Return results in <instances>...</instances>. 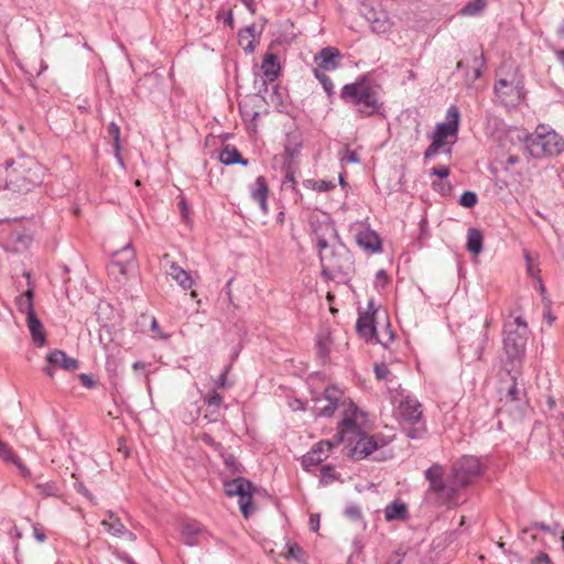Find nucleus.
Listing matches in <instances>:
<instances>
[{
	"label": "nucleus",
	"mask_w": 564,
	"mask_h": 564,
	"mask_svg": "<svg viewBox=\"0 0 564 564\" xmlns=\"http://www.w3.org/2000/svg\"><path fill=\"white\" fill-rule=\"evenodd\" d=\"M219 161L225 165H232L238 163L246 166L248 164V161L241 156L240 152L231 145H226L221 150L219 154Z\"/></svg>",
	"instance_id": "nucleus-32"
},
{
	"label": "nucleus",
	"mask_w": 564,
	"mask_h": 564,
	"mask_svg": "<svg viewBox=\"0 0 564 564\" xmlns=\"http://www.w3.org/2000/svg\"><path fill=\"white\" fill-rule=\"evenodd\" d=\"M76 490L78 494L85 496L86 498H88L90 501L94 500V496L90 494V491L85 487L84 484L79 482V484H76L75 486Z\"/></svg>",
	"instance_id": "nucleus-64"
},
{
	"label": "nucleus",
	"mask_w": 564,
	"mask_h": 564,
	"mask_svg": "<svg viewBox=\"0 0 564 564\" xmlns=\"http://www.w3.org/2000/svg\"><path fill=\"white\" fill-rule=\"evenodd\" d=\"M224 456V463L228 469L234 474H241L243 471L242 465L237 460L232 454H226Z\"/></svg>",
	"instance_id": "nucleus-44"
},
{
	"label": "nucleus",
	"mask_w": 564,
	"mask_h": 564,
	"mask_svg": "<svg viewBox=\"0 0 564 564\" xmlns=\"http://www.w3.org/2000/svg\"><path fill=\"white\" fill-rule=\"evenodd\" d=\"M334 443L330 441H321L315 444L312 449L303 456L302 464L305 468H310L321 464L324 459L327 458L328 453L330 452Z\"/></svg>",
	"instance_id": "nucleus-16"
},
{
	"label": "nucleus",
	"mask_w": 564,
	"mask_h": 564,
	"mask_svg": "<svg viewBox=\"0 0 564 564\" xmlns=\"http://www.w3.org/2000/svg\"><path fill=\"white\" fill-rule=\"evenodd\" d=\"M430 174L445 178L449 175V169L446 165L434 166L430 170Z\"/></svg>",
	"instance_id": "nucleus-55"
},
{
	"label": "nucleus",
	"mask_w": 564,
	"mask_h": 564,
	"mask_svg": "<svg viewBox=\"0 0 564 564\" xmlns=\"http://www.w3.org/2000/svg\"><path fill=\"white\" fill-rule=\"evenodd\" d=\"M357 333L369 340L376 336L377 329L375 326L373 315L362 314L358 317L356 323Z\"/></svg>",
	"instance_id": "nucleus-29"
},
{
	"label": "nucleus",
	"mask_w": 564,
	"mask_h": 564,
	"mask_svg": "<svg viewBox=\"0 0 564 564\" xmlns=\"http://www.w3.org/2000/svg\"><path fill=\"white\" fill-rule=\"evenodd\" d=\"M301 148H302V143H301V141H299L296 135L288 137V142L284 147V151L289 158L293 159V158L297 156Z\"/></svg>",
	"instance_id": "nucleus-42"
},
{
	"label": "nucleus",
	"mask_w": 564,
	"mask_h": 564,
	"mask_svg": "<svg viewBox=\"0 0 564 564\" xmlns=\"http://www.w3.org/2000/svg\"><path fill=\"white\" fill-rule=\"evenodd\" d=\"M424 477L429 482L427 499L448 507L459 503L458 492L462 487L457 484L453 473L446 478L445 468L441 464L434 463L424 471Z\"/></svg>",
	"instance_id": "nucleus-3"
},
{
	"label": "nucleus",
	"mask_w": 564,
	"mask_h": 564,
	"mask_svg": "<svg viewBox=\"0 0 564 564\" xmlns=\"http://www.w3.org/2000/svg\"><path fill=\"white\" fill-rule=\"evenodd\" d=\"M204 400L208 408L219 409L223 403V397L216 390L210 391Z\"/></svg>",
	"instance_id": "nucleus-47"
},
{
	"label": "nucleus",
	"mask_w": 564,
	"mask_h": 564,
	"mask_svg": "<svg viewBox=\"0 0 564 564\" xmlns=\"http://www.w3.org/2000/svg\"><path fill=\"white\" fill-rule=\"evenodd\" d=\"M311 227L312 234L316 240V248L318 252L330 245V238H338L337 230L329 220L312 219Z\"/></svg>",
	"instance_id": "nucleus-11"
},
{
	"label": "nucleus",
	"mask_w": 564,
	"mask_h": 564,
	"mask_svg": "<svg viewBox=\"0 0 564 564\" xmlns=\"http://www.w3.org/2000/svg\"><path fill=\"white\" fill-rule=\"evenodd\" d=\"M321 274L327 281H347L355 272V260L350 250L340 241L319 250Z\"/></svg>",
	"instance_id": "nucleus-1"
},
{
	"label": "nucleus",
	"mask_w": 564,
	"mask_h": 564,
	"mask_svg": "<svg viewBox=\"0 0 564 564\" xmlns=\"http://www.w3.org/2000/svg\"><path fill=\"white\" fill-rule=\"evenodd\" d=\"M388 275H387V272L384 270H379L377 273H376V285L377 286H386L388 284Z\"/></svg>",
	"instance_id": "nucleus-59"
},
{
	"label": "nucleus",
	"mask_w": 564,
	"mask_h": 564,
	"mask_svg": "<svg viewBox=\"0 0 564 564\" xmlns=\"http://www.w3.org/2000/svg\"><path fill=\"white\" fill-rule=\"evenodd\" d=\"M340 98L346 104L356 107V112L361 117H370L380 109L377 91L367 82L366 76H361L355 83L345 85L340 90Z\"/></svg>",
	"instance_id": "nucleus-4"
},
{
	"label": "nucleus",
	"mask_w": 564,
	"mask_h": 564,
	"mask_svg": "<svg viewBox=\"0 0 564 564\" xmlns=\"http://www.w3.org/2000/svg\"><path fill=\"white\" fill-rule=\"evenodd\" d=\"M344 513L347 518H349L352 521H361L362 520L361 510H360L359 506H357L355 503L348 505L345 508Z\"/></svg>",
	"instance_id": "nucleus-48"
},
{
	"label": "nucleus",
	"mask_w": 564,
	"mask_h": 564,
	"mask_svg": "<svg viewBox=\"0 0 564 564\" xmlns=\"http://www.w3.org/2000/svg\"><path fill=\"white\" fill-rule=\"evenodd\" d=\"M268 194L269 186L264 176H258L253 184L250 185V196L257 202L261 210L268 213Z\"/></svg>",
	"instance_id": "nucleus-19"
},
{
	"label": "nucleus",
	"mask_w": 564,
	"mask_h": 564,
	"mask_svg": "<svg viewBox=\"0 0 564 564\" xmlns=\"http://www.w3.org/2000/svg\"><path fill=\"white\" fill-rule=\"evenodd\" d=\"M303 185L306 188L317 191V192H328V191L335 188L334 183L325 181V180L316 181V180L308 178L303 182Z\"/></svg>",
	"instance_id": "nucleus-41"
},
{
	"label": "nucleus",
	"mask_w": 564,
	"mask_h": 564,
	"mask_svg": "<svg viewBox=\"0 0 564 564\" xmlns=\"http://www.w3.org/2000/svg\"><path fill=\"white\" fill-rule=\"evenodd\" d=\"M529 328L521 316L508 321L503 326L505 366L508 373L521 368L525 355Z\"/></svg>",
	"instance_id": "nucleus-2"
},
{
	"label": "nucleus",
	"mask_w": 564,
	"mask_h": 564,
	"mask_svg": "<svg viewBox=\"0 0 564 564\" xmlns=\"http://www.w3.org/2000/svg\"><path fill=\"white\" fill-rule=\"evenodd\" d=\"M225 492L229 497L238 496L239 497V508L245 518H249L253 512L252 508V491L253 484L242 477H238L232 480H227L224 484Z\"/></svg>",
	"instance_id": "nucleus-6"
},
{
	"label": "nucleus",
	"mask_w": 564,
	"mask_h": 564,
	"mask_svg": "<svg viewBox=\"0 0 564 564\" xmlns=\"http://www.w3.org/2000/svg\"><path fill=\"white\" fill-rule=\"evenodd\" d=\"M78 378L80 383L88 389H91L96 386L95 380L89 375L80 373Z\"/></svg>",
	"instance_id": "nucleus-60"
},
{
	"label": "nucleus",
	"mask_w": 564,
	"mask_h": 564,
	"mask_svg": "<svg viewBox=\"0 0 564 564\" xmlns=\"http://www.w3.org/2000/svg\"><path fill=\"white\" fill-rule=\"evenodd\" d=\"M200 440L204 444L213 447L215 451H221L223 445L214 440V437L207 433H203Z\"/></svg>",
	"instance_id": "nucleus-53"
},
{
	"label": "nucleus",
	"mask_w": 564,
	"mask_h": 564,
	"mask_svg": "<svg viewBox=\"0 0 564 564\" xmlns=\"http://www.w3.org/2000/svg\"><path fill=\"white\" fill-rule=\"evenodd\" d=\"M289 556L293 558H299L302 554V549L297 544L288 545Z\"/></svg>",
	"instance_id": "nucleus-63"
},
{
	"label": "nucleus",
	"mask_w": 564,
	"mask_h": 564,
	"mask_svg": "<svg viewBox=\"0 0 564 564\" xmlns=\"http://www.w3.org/2000/svg\"><path fill=\"white\" fill-rule=\"evenodd\" d=\"M487 0H470L460 10L463 17H477L487 8Z\"/></svg>",
	"instance_id": "nucleus-36"
},
{
	"label": "nucleus",
	"mask_w": 564,
	"mask_h": 564,
	"mask_svg": "<svg viewBox=\"0 0 564 564\" xmlns=\"http://www.w3.org/2000/svg\"><path fill=\"white\" fill-rule=\"evenodd\" d=\"M208 422H216L219 419V409L208 408L207 412L204 415Z\"/></svg>",
	"instance_id": "nucleus-61"
},
{
	"label": "nucleus",
	"mask_w": 564,
	"mask_h": 564,
	"mask_svg": "<svg viewBox=\"0 0 564 564\" xmlns=\"http://www.w3.org/2000/svg\"><path fill=\"white\" fill-rule=\"evenodd\" d=\"M357 408L354 403L349 402L348 409L345 410L344 419L338 423L337 433L334 436L335 444L343 443L346 434L351 433L356 435L358 433V425L355 420Z\"/></svg>",
	"instance_id": "nucleus-13"
},
{
	"label": "nucleus",
	"mask_w": 564,
	"mask_h": 564,
	"mask_svg": "<svg viewBox=\"0 0 564 564\" xmlns=\"http://www.w3.org/2000/svg\"><path fill=\"white\" fill-rule=\"evenodd\" d=\"M409 426L403 427V432L408 438L411 440H421L424 437L426 433L425 424L423 422L419 423H409Z\"/></svg>",
	"instance_id": "nucleus-40"
},
{
	"label": "nucleus",
	"mask_w": 564,
	"mask_h": 564,
	"mask_svg": "<svg viewBox=\"0 0 564 564\" xmlns=\"http://www.w3.org/2000/svg\"><path fill=\"white\" fill-rule=\"evenodd\" d=\"M33 480H31L34 484V488L36 490V494L41 497L47 498V497H59L61 496V489L54 481H46V482H35V479L32 477Z\"/></svg>",
	"instance_id": "nucleus-34"
},
{
	"label": "nucleus",
	"mask_w": 564,
	"mask_h": 564,
	"mask_svg": "<svg viewBox=\"0 0 564 564\" xmlns=\"http://www.w3.org/2000/svg\"><path fill=\"white\" fill-rule=\"evenodd\" d=\"M459 109L452 105L446 111V121L437 123L432 139L444 145L448 137H456L459 128Z\"/></svg>",
	"instance_id": "nucleus-9"
},
{
	"label": "nucleus",
	"mask_w": 564,
	"mask_h": 564,
	"mask_svg": "<svg viewBox=\"0 0 564 564\" xmlns=\"http://www.w3.org/2000/svg\"><path fill=\"white\" fill-rule=\"evenodd\" d=\"M46 359L48 364L58 366L66 371H75L79 367L77 359L67 356L63 350L59 349L51 351Z\"/></svg>",
	"instance_id": "nucleus-23"
},
{
	"label": "nucleus",
	"mask_w": 564,
	"mask_h": 564,
	"mask_svg": "<svg viewBox=\"0 0 564 564\" xmlns=\"http://www.w3.org/2000/svg\"><path fill=\"white\" fill-rule=\"evenodd\" d=\"M314 75L319 80V83L322 84L324 90L328 95H330L333 93V89H334V84H333L332 79L327 75H325L323 72H321L318 68L314 69Z\"/></svg>",
	"instance_id": "nucleus-46"
},
{
	"label": "nucleus",
	"mask_w": 564,
	"mask_h": 564,
	"mask_svg": "<svg viewBox=\"0 0 564 564\" xmlns=\"http://www.w3.org/2000/svg\"><path fill=\"white\" fill-rule=\"evenodd\" d=\"M17 173V181L21 178L23 183L20 185V189L29 192L34 186L42 183V169L35 162H31V166L28 169L20 165L19 170H14Z\"/></svg>",
	"instance_id": "nucleus-12"
},
{
	"label": "nucleus",
	"mask_w": 564,
	"mask_h": 564,
	"mask_svg": "<svg viewBox=\"0 0 564 564\" xmlns=\"http://www.w3.org/2000/svg\"><path fill=\"white\" fill-rule=\"evenodd\" d=\"M505 89H512V85L506 79H499L495 84V91L498 96L508 95L509 91Z\"/></svg>",
	"instance_id": "nucleus-50"
},
{
	"label": "nucleus",
	"mask_w": 564,
	"mask_h": 564,
	"mask_svg": "<svg viewBox=\"0 0 564 564\" xmlns=\"http://www.w3.org/2000/svg\"><path fill=\"white\" fill-rule=\"evenodd\" d=\"M106 516L107 519L101 520L100 524L106 529L108 533L112 534L113 536L122 538L126 532L124 524L111 510H108Z\"/></svg>",
	"instance_id": "nucleus-28"
},
{
	"label": "nucleus",
	"mask_w": 564,
	"mask_h": 564,
	"mask_svg": "<svg viewBox=\"0 0 564 564\" xmlns=\"http://www.w3.org/2000/svg\"><path fill=\"white\" fill-rule=\"evenodd\" d=\"M28 327L30 329L33 341L37 346H43L45 344V333L44 327L40 318L35 315L28 316L26 318Z\"/></svg>",
	"instance_id": "nucleus-30"
},
{
	"label": "nucleus",
	"mask_w": 564,
	"mask_h": 564,
	"mask_svg": "<svg viewBox=\"0 0 564 564\" xmlns=\"http://www.w3.org/2000/svg\"><path fill=\"white\" fill-rule=\"evenodd\" d=\"M452 473L457 484L464 488L477 477L480 473V463L474 456H465L460 458L452 468Z\"/></svg>",
	"instance_id": "nucleus-8"
},
{
	"label": "nucleus",
	"mask_w": 564,
	"mask_h": 564,
	"mask_svg": "<svg viewBox=\"0 0 564 564\" xmlns=\"http://www.w3.org/2000/svg\"><path fill=\"white\" fill-rule=\"evenodd\" d=\"M524 145L534 158L554 156L564 151L563 138L546 124H539L533 133L527 134Z\"/></svg>",
	"instance_id": "nucleus-5"
},
{
	"label": "nucleus",
	"mask_w": 564,
	"mask_h": 564,
	"mask_svg": "<svg viewBox=\"0 0 564 564\" xmlns=\"http://www.w3.org/2000/svg\"><path fill=\"white\" fill-rule=\"evenodd\" d=\"M510 380H511V383L507 388L506 392H503V390L501 389V391H500L501 399L500 400L505 401L506 403L521 402L522 397L524 395V390L518 386L516 376L511 375Z\"/></svg>",
	"instance_id": "nucleus-31"
},
{
	"label": "nucleus",
	"mask_w": 564,
	"mask_h": 564,
	"mask_svg": "<svg viewBox=\"0 0 564 564\" xmlns=\"http://www.w3.org/2000/svg\"><path fill=\"white\" fill-rule=\"evenodd\" d=\"M239 110L243 120L254 121L259 117V112L250 109L247 101L239 104Z\"/></svg>",
	"instance_id": "nucleus-49"
},
{
	"label": "nucleus",
	"mask_w": 564,
	"mask_h": 564,
	"mask_svg": "<svg viewBox=\"0 0 564 564\" xmlns=\"http://www.w3.org/2000/svg\"><path fill=\"white\" fill-rule=\"evenodd\" d=\"M409 512L406 505L395 499L384 508V518L387 521H404L408 519Z\"/></svg>",
	"instance_id": "nucleus-26"
},
{
	"label": "nucleus",
	"mask_w": 564,
	"mask_h": 564,
	"mask_svg": "<svg viewBox=\"0 0 564 564\" xmlns=\"http://www.w3.org/2000/svg\"><path fill=\"white\" fill-rule=\"evenodd\" d=\"M0 457L4 462L12 463L13 465H15L23 478H25L28 480H33L30 469L22 463L20 457L13 453L12 448L7 443L2 442L1 440H0Z\"/></svg>",
	"instance_id": "nucleus-21"
},
{
	"label": "nucleus",
	"mask_w": 564,
	"mask_h": 564,
	"mask_svg": "<svg viewBox=\"0 0 564 564\" xmlns=\"http://www.w3.org/2000/svg\"><path fill=\"white\" fill-rule=\"evenodd\" d=\"M478 202L477 194L471 191H465L459 197V205L466 208H473Z\"/></svg>",
	"instance_id": "nucleus-43"
},
{
	"label": "nucleus",
	"mask_w": 564,
	"mask_h": 564,
	"mask_svg": "<svg viewBox=\"0 0 564 564\" xmlns=\"http://www.w3.org/2000/svg\"><path fill=\"white\" fill-rule=\"evenodd\" d=\"M205 536L206 531L197 521L188 520L182 524V539L186 545H196L205 539Z\"/></svg>",
	"instance_id": "nucleus-18"
},
{
	"label": "nucleus",
	"mask_w": 564,
	"mask_h": 564,
	"mask_svg": "<svg viewBox=\"0 0 564 564\" xmlns=\"http://www.w3.org/2000/svg\"><path fill=\"white\" fill-rule=\"evenodd\" d=\"M339 155H340V161L344 164L360 162V158H359L358 153L354 150H350L348 147H345L343 149V151L339 153Z\"/></svg>",
	"instance_id": "nucleus-45"
},
{
	"label": "nucleus",
	"mask_w": 564,
	"mask_h": 564,
	"mask_svg": "<svg viewBox=\"0 0 564 564\" xmlns=\"http://www.w3.org/2000/svg\"><path fill=\"white\" fill-rule=\"evenodd\" d=\"M540 529L545 532H550L554 536L558 535L561 533V525L558 523H555L553 527L545 524L544 522H533L529 527L523 528L520 531V540L524 543H528V540L534 541L536 539L535 534L531 533L532 530Z\"/></svg>",
	"instance_id": "nucleus-25"
},
{
	"label": "nucleus",
	"mask_w": 564,
	"mask_h": 564,
	"mask_svg": "<svg viewBox=\"0 0 564 564\" xmlns=\"http://www.w3.org/2000/svg\"><path fill=\"white\" fill-rule=\"evenodd\" d=\"M11 240L14 243L13 250L17 252H21L25 250L32 241L30 235L22 231H13L11 234Z\"/></svg>",
	"instance_id": "nucleus-39"
},
{
	"label": "nucleus",
	"mask_w": 564,
	"mask_h": 564,
	"mask_svg": "<svg viewBox=\"0 0 564 564\" xmlns=\"http://www.w3.org/2000/svg\"><path fill=\"white\" fill-rule=\"evenodd\" d=\"M163 264L165 272L170 275L183 290H188L193 286L194 280L187 271L182 269L176 262L171 261L167 254L163 257Z\"/></svg>",
	"instance_id": "nucleus-15"
},
{
	"label": "nucleus",
	"mask_w": 564,
	"mask_h": 564,
	"mask_svg": "<svg viewBox=\"0 0 564 564\" xmlns=\"http://www.w3.org/2000/svg\"><path fill=\"white\" fill-rule=\"evenodd\" d=\"M405 552L395 551L387 560L386 564H401L404 560Z\"/></svg>",
	"instance_id": "nucleus-56"
},
{
	"label": "nucleus",
	"mask_w": 564,
	"mask_h": 564,
	"mask_svg": "<svg viewBox=\"0 0 564 564\" xmlns=\"http://www.w3.org/2000/svg\"><path fill=\"white\" fill-rule=\"evenodd\" d=\"M108 138L112 140V147L115 150V155L120 163L123 165L122 159L120 156L121 145H120V127L115 122H111L107 129Z\"/></svg>",
	"instance_id": "nucleus-37"
},
{
	"label": "nucleus",
	"mask_w": 564,
	"mask_h": 564,
	"mask_svg": "<svg viewBox=\"0 0 564 564\" xmlns=\"http://www.w3.org/2000/svg\"><path fill=\"white\" fill-rule=\"evenodd\" d=\"M375 373H376V378L378 380H386L388 378V376L390 375V370H389L388 366L384 364L376 365Z\"/></svg>",
	"instance_id": "nucleus-54"
},
{
	"label": "nucleus",
	"mask_w": 564,
	"mask_h": 564,
	"mask_svg": "<svg viewBox=\"0 0 564 564\" xmlns=\"http://www.w3.org/2000/svg\"><path fill=\"white\" fill-rule=\"evenodd\" d=\"M530 564H552V561L546 553L540 552L530 561Z\"/></svg>",
	"instance_id": "nucleus-57"
},
{
	"label": "nucleus",
	"mask_w": 564,
	"mask_h": 564,
	"mask_svg": "<svg viewBox=\"0 0 564 564\" xmlns=\"http://www.w3.org/2000/svg\"><path fill=\"white\" fill-rule=\"evenodd\" d=\"M484 237L477 228H469L467 231V250L473 254H479L482 251Z\"/></svg>",
	"instance_id": "nucleus-33"
},
{
	"label": "nucleus",
	"mask_w": 564,
	"mask_h": 564,
	"mask_svg": "<svg viewBox=\"0 0 564 564\" xmlns=\"http://www.w3.org/2000/svg\"><path fill=\"white\" fill-rule=\"evenodd\" d=\"M135 268V252L130 243L117 250L112 254L110 269L117 270L120 274L127 275Z\"/></svg>",
	"instance_id": "nucleus-10"
},
{
	"label": "nucleus",
	"mask_w": 564,
	"mask_h": 564,
	"mask_svg": "<svg viewBox=\"0 0 564 564\" xmlns=\"http://www.w3.org/2000/svg\"><path fill=\"white\" fill-rule=\"evenodd\" d=\"M262 74L268 82H274L280 74V64L278 57L273 53H265L262 64Z\"/></svg>",
	"instance_id": "nucleus-27"
},
{
	"label": "nucleus",
	"mask_w": 564,
	"mask_h": 564,
	"mask_svg": "<svg viewBox=\"0 0 564 564\" xmlns=\"http://www.w3.org/2000/svg\"><path fill=\"white\" fill-rule=\"evenodd\" d=\"M365 10H368L367 12H362L367 21L371 24V29L373 32L380 34L386 33L390 29L389 20L387 19V15L383 12H376L372 9H368L365 7Z\"/></svg>",
	"instance_id": "nucleus-24"
},
{
	"label": "nucleus",
	"mask_w": 564,
	"mask_h": 564,
	"mask_svg": "<svg viewBox=\"0 0 564 564\" xmlns=\"http://www.w3.org/2000/svg\"><path fill=\"white\" fill-rule=\"evenodd\" d=\"M229 370H230V366H227L223 370V372L218 377V380L215 383V389L214 390H216V389H226V388L230 387V384L227 381V375H228Z\"/></svg>",
	"instance_id": "nucleus-51"
},
{
	"label": "nucleus",
	"mask_w": 564,
	"mask_h": 564,
	"mask_svg": "<svg viewBox=\"0 0 564 564\" xmlns=\"http://www.w3.org/2000/svg\"><path fill=\"white\" fill-rule=\"evenodd\" d=\"M17 306L21 313L28 316L35 315L33 307V291L28 290L17 297Z\"/></svg>",
	"instance_id": "nucleus-35"
},
{
	"label": "nucleus",
	"mask_w": 564,
	"mask_h": 564,
	"mask_svg": "<svg viewBox=\"0 0 564 564\" xmlns=\"http://www.w3.org/2000/svg\"><path fill=\"white\" fill-rule=\"evenodd\" d=\"M339 55L340 53L336 47L327 46L319 51L315 56V61L321 69L329 72L337 68Z\"/></svg>",
	"instance_id": "nucleus-20"
},
{
	"label": "nucleus",
	"mask_w": 564,
	"mask_h": 564,
	"mask_svg": "<svg viewBox=\"0 0 564 564\" xmlns=\"http://www.w3.org/2000/svg\"><path fill=\"white\" fill-rule=\"evenodd\" d=\"M341 399L343 392L338 388L327 387L321 395L313 398L312 412L315 416L330 417L339 405L345 404Z\"/></svg>",
	"instance_id": "nucleus-7"
},
{
	"label": "nucleus",
	"mask_w": 564,
	"mask_h": 564,
	"mask_svg": "<svg viewBox=\"0 0 564 564\" xmlns=\"http://www.w3.org/2000/svg\"><path fill=\"white\" fill-rule=\"evenodd\" d=\"M282 191L291 192L293 194V199L295 203L302 199L301 192L296 188V181L294 174L292 172H288L283 182H282Z\"/></svg>",
	"instance_id": "nucleus-38"
},
{
	"label": "nucleus",
	"mask_w": 564,
	"mask_h": 564,
	"mask_svg": "<svg viewBox=\"0 0 564 564\" xmlns=\"http://www.w3.org/2000/svg\"><path fill=\"white\" fill-rule=\"evenodd\" d=\"M442 147H443V144L440 143V141L432 139V143L429 145V148L424 152V159L427 160V159H431L432 156H434Z\"/></svg>",
	"instance_id": "nucleus-52"
},
{
	"label": "nucleus",
	"mask_w": 564,
	"mask_h": 564,
	"mask_svg": "<svg viewBox=\"0 0 564 564\" xmlns=\"http://www.w3.org/2000/svg\"><path fill=\"white\" fill-rule=\"evenodd\" d=\"M357 245L365 251L378 253L382 251V242L379 235L369 228L359 230L356 234Z\"/></svg>",
	"instance_id": "nucleus-17"
},
{
	"label": "nucleus",
	"mask_w": 564,
	"mask_h": 564,
	"mask_svg": "<svg viewBox=\"0 0 564 564\" xmlns=\"http://www.w3.org/2000/svg\"><path fill=\"white\" fill-rule=\"evenodd\" d=\"M177 206H178L180 213H181V215H182V218H183L184 220H188L189 207H188V205H187L186 199H185L183 196L181 197V199H180V202H178Z\"/></svg>",
	"instance_id": "nucleus-58"
},
{
	"label": "nucleus",
	"mask_w": 564,
	"mask_h": 564,
	"mask_svg": "<svg viewBox=\"0 0 564 564\" xmlns=\"http://www.w3.org/2000/svg\"><path fill=\"white\" fill-rule=\"evenodd\" d=\"M377 448L378 443L376 442L373 436L364 434L356 442V445L351 448V456L357 460L364 459L370 454H372Z\"/></svg>",
	"instance_id": "nucleus-22"
},
{
	"label": "nucleus",
	"mask_w": 564,
	"mask_h": 564,
	"mask_svg": "<svg viewBox=\"0 0 564 564\" xmlns=\"http://www.w3.org/2000/svg\"><path fill=\"white\" fill-rule=\"evenodd\" d=\"M421 408V403L415 398L406 395L400 401L398 413L408 423H419L422 421Z\"/></svg>",
	"instance_id": "nucleus-14"
},
{
	"label": "nucleus",
	"mask_w": 564,
	"mask_h": 564,
	"mask_svg": "<svg viewBox=\"0 0 564 564\" xmlns=\"http://www.w3.org/2000/svg\"><path fill=\"white\" fill-rule=\"evenodd\" d=\"M240 45L243 46L246 52L252 53L254 51V43L253 40H248L243 35H240Z\"/></svg>",
	"instance_id": "nucleus-62"
}]
</instances>
